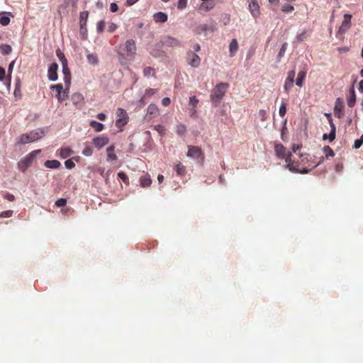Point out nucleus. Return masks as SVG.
<instances>
[{"label":"nucleus","mask_w":363,"mask_h":363,"mask_svg":"<svg viewBox=\"0 0 363 363\" xmlns=\"http://www.w3.org/2000/svg\"><path fill=\"white\" fill-rule=\"evenodd\" d=\"M117 52L120 56L121 62L123 60H133L136 53L135 41L132 39L126 40L123 46L118 47Z\"/></svg>","instance_id":"obj_1"},{"label":"nucleus","mask_w":363,"mask_h":363,"mask_svg":"<svg viewBox=\"0 0 363 363\" xmlns=\"http://www.w3.org/2000/svg\"><path fill=\"white\" fill-rule=\"evenodd\" d=\"M228 88V83L220 82L213 89L210 97L213 106L216 107L220 104L227 91Z\"/></svg>","instance_id":"obj_2"},{"label":"nucleus","mask_w":363,"mask_h":363,"mask_svg":"<svg viewBox=\"0 0 363 363\" xmlns=\"http://www.w3.org/2000/svg\"><path fill=\"white\" fill-rule=\"evenodd\" d=\"M44 135L45 133L43 130H32L28 133L22 134L18 143L21 144L32 143L42 138Z\"/></svg>","instance_id":"obj_3"},{"label":"nucleus","mask_w":363,"mask_h":363,"mask_svg":"<svg viewBox=\"0 0 363 363\" xmlns=\"http://www.w3.org/2000/svg\"><path fill=\"white\" fill-rule=\"evenodd\" d=\"M40 152V150H34L22 158L18 163V169L24 172L31 165L33 160Z\"/></svg>","instance_id":"obj_4"},{"label":"nucleus","mask_w":363,"mask_h":363,"mask_svg":"<svg viewBox=\"0 0 363 363\" xmlns=\"http://www.w3.org/2000/svg\"><path fill=\"white\" fill-rule=\"evenodd\" d=\"M50 89L56 90V97L60 102H62L68 98V91L67 89L63 90V86L62 84L51 85Z\"/></svg>","instance_id":"obj_5"},{"label":"nucleus","mask_w":363,"mask_h":363,"mask_svg":"<svg viewBox=\"0 0 363 363\" xmlns=\"http://www.w3.org/2000/svg\"><path fill=\"white\" fill-rule=\"evenodd\" d=\"M188 148L189 150L187 152V157L194 160H200L201 162H203V155L200 147L197 146L189 145Z\"/></svg>","instance_id":"obj_6"},{"label":"nucleus","mask_w":363,"mask_h":363,"mask_svg":"<svg viewBox=\"0 0 363 363\" xmlns=\"http://www.w3.org/2000/svg\"><path fill=\"white\" fill-rule=\"evenodd\" d=\"M188 64L192 67H198L201 64V58L193 51H188L186 54Z\"/></svg>","instance_id":"obj_7"},{"label":"nucleus","mask_w":363,"mask_h":363,"mask_svg":"<svg viewBox=\"0 0 363 363\" xmlns=\"http://www.w3.org/2000/svg\"><path fill=\"white\" fill-rule=\"evenodd\" d=\"M216 30V23L211 21L209 24H201L197 26L196 31V33L201 34L202 33H206L207 31L213 32Z\"/></svg>","instance_id":"obj_8"},{"label":"nucleus","mask_w":363,"mask_h":363,"mask_svg":"<svg viewBox=\"0 0 363 363\" xmlns=\"http://www.w3.org/2000/svg\"><path fill=\"white\" fill-rule=\"evenodd\" d=\"M58 65L56 62L52 63L48 68V77L50 81L55 82L57 79Z\"/></svg>","instance_id":"obj_9"},{"label":"nucleus","mask_w":363,"mask_h":363,"mask_svg":"<svg viewBox=\"0 0 363 363\" xmlns=\"http://www.w3.org/2000/svg\"><path fill=\"white\" fill-rule=\"evenodd\" d=\"M161 42L164 45L168 47H177L181 45L180 42L177 39L169 35L163 37Z\"/></svg>","instance_id":"obj_10"},{"label":"nucleus","mask_w":363,"mask_h":363,"mask_svg":"<svg viewBox=\"0 0 363 363\" xmlns=\"http://www.w3.org/2000/svg\"><path fill=\"white\" fill-rule=\"evenodd\" d=\"M109 143V139L105 136H99L93 139V143L94 146L101 149Z\"/></svg>","instance_id":"obj_11"},{"label":"nucleus","mask_w":363,"mask_h":363,"mask_svg":"<svg viewBox=\"0 0 363 363\" xmlns=\"http://www.w3.org/2000/svg\"><path fill=\"white\" fill-rule=\"evenodd\" d=\"M352 15L349 13H346L343 16V19L342 21V33L349 30L352 26Z\"/></svg>","instance_id":"obj_12"},{"label":"nucleus","mask_w":363,"mask_h":363,"mask_svg":"<svg viewBox=\"0 0 363 363\" xmlns=\"http://www.w3.org/2000/svg\"><path fill=\"white\" fill-rule=\"evenodd\" d=\"M62 72L65 76V77H64L65 83L66 84L67 86H69L70 82H71V73H70L69 69L68 67L67 62L64 64H62Z\"/></svg>","instance_id":"obj_13"},{"label":"nucleus","mask_w":363,"mask_h":363,"mask_svg":"<svg viewBox=\"0 0 363 363\" xmlns=\"http://www.w3.org/2000/svg\"><path fill=\"white\" fill-rule=\"evenodd\" d=\"M325 115L327 117V118L329 121L330 125L331 127L330 132L328 135V139L331 142L335 138V126L334 123H333L331 114L325 113Z\"/></svg>","instance_id":"obj_14"},{"label":"nucleus","mask_w":363,"mask_h":363,"mask_svg":"<svg viewBox=\"0 0 363 363\" xmlns=\"http://www.w3.org/2000/svg\"><path fill=\"white\" fill-rule=\"evenodd\" d=\"M71 100L75 106H82L84 104V96L79 92L73 94L72 95Z\"/></svg>","instance_id":"obj_15"},{"label":"nucleus","mask_w":363,"mask_h":363,"mask_svg":"<svg viewBox=\"0 0 363 363\" xmlns=\"http://www.w3.org/2000/svg\"><path fill=\"white\" fill-rule=\"evenodd\" d=\"M249 9L252 15L257 17L259 14V6L256 0H252L249 4Z\"/></svg>","instance_id":"obj_16"},{"label":"nucleus","mask_w":363,"mask_h":363,"mask_svg":"<svg viewBox=\"0 0 363 363\" xmlns=\"http://www.w3.org/2000/svg\"><path fill=\"white\" fill-rule=\"evenodd\" d=\"M153 18L157 23H165L167 21V14L164 12L159 11L153 15Z\"/></svg>","instance_id":"obj_17"},{"label":"nucleus","mask_w":363,"mask_h":363,"mask_svg":"<svg viewBox=\"0 0 363 363\" xmlns=\"http://www.w3.org/2000/svg\"><path fill=\"white\" fill-rule=\"evenodd\" d=\"M274 151L277 155L280 158H284L286 156V148L282 144L275 145Z\"/></svg>","instance_id":"obj_18"},{"label":"nucleus","mask_w":363,"mask_h":363,"mask_svg":"<svg viewBox=\"0 0 363 363\" xmlns=\"http://www.w3.org/2000/svg\"><path fill=\"white\" fill-rule=\"evenodd\" d=\"M356 101V94L354 86H352L350 89V96L347 99V105L350 107H353Z\"/></svg>","instance_id":"obj_19"},{"label":"nucleus","mask_w":363,"mask_h":363,"mask_svg":"<svg viewBox=\"0 0 363 363\" xmlns=\"http://www.w3.org/2000/svg\"><path fill=\"white\" fill-rule=\"evenodd\" d=\"M45 167L50 169H57L60 167L61 163L56 160H47L44 163Z\"/></svg>","instance_id":"obj_20"},{"label":"nucleus","mask_w":363,"mask_h":363,"mask_svg":"<svg viewBox=\"0 0 363 363\" xmlns=\"http://www.w3.org/2000/svg\"><path fill=\"white\" fill-rule=\"evenodd\" d=\"M158 113H159V109L155 104H151L148 106L147 110V115L155 117L158 115Z\"/></svg>","instance_id":"obj_21"},{"label":"nucleus","mask_w":363,"mask_h":363,"mask_svg":"<svg viewBox=\"0 0 363 363\" xmlns=\"http://www.w3.org/2000/svg\"><path fill=\"white\" fill-rule=\"evenodd\" d=\"M74 153L73 150L69 147H62L60 152V157L65 159L69 157L71 155Z\"/></svg>","instance_id":"obj_22"},{"label":"nucleus","mask_w":363,"mask_h":363,"mask_svg":"<svg viewBox=\"0 0 363 363\" xmlns=\"http://www.w3.org/2000/svg\"><path fill=\"white\" fill-rule=\"evenodd\" d=\"M306 72L305 71H300L298 73V76L296 80V84L301 87L303 86V79L306 77Z\"/></svg>","instance_id":"obj_23"},{"label":"nucleus","mask_w":363,"mask_h":363,"mask_svg":"<svg viewBox=\"0 0 363 363\" xmlns=\"http://www.w3.org/2000/svg\"><path fill=\"white\" fill-rule=\"evenodd\" d=\"M90 126L95 130L96 132H101L104 130V125L100 122L96 121H91L90 122Z\"/></svg>","instance_id":"obj_24"},{"label":"nucleus","mask_w":363,"mask_h":363,"mask_svg":"<svg viewBox=\"0 0 363 363\" xmlns=\"http://www.w3.org/2000/svg\"><path fill=\"white\" fill-rule=\"evenodd\" d=\"M113 152L114 146L111 145L107 148V157L108 160L116 161L117 160V156Z\"/></svg>","instance_id":"obj_25"},{"label":"nucleus","mask_w":363,"mask_h":363,"mask_svg":"<svg viewBox=\"0 0 363 363\" xmlns=\"http://www.w3.org/2000/svg\"><path fill=\"white\" fill-rule=\"evenodd\" d=\"M13 95L17 99L21 98V81L18 79L15 84V89L13 92Z\"/></svg>","instance_id":"obj_26"},{"label":"nucleus","mask_w":363,"mask_h":363,"mask_svg":"<svg viewBox=\"0 0 363 363\" xmlns=\"http://www.w3.org/2000/svg\"><path fill=\"white\" fill-rule=\"evenodd\" d=\"M238 46L237 40L235 39H233L230 41V45H229V50H230L231 56H233L235 55V53L238 50Z\"/></svg>","instance_id":"obj_27"},{"label":"nucleus","mask_w":363,"mask_h":363,"mask_svg":"<svg viewBox=\"0 0 363 363\" xmlns=\"http://www.w3.org/2000/svg\"><path fill=\"white\" fill-rule=\"evenodd\" d=\"M86 57L88 62L91 65H96L99 62L98 57L94 53L88 54Z\"/></svg>","instance_id":"obj_28"},{"label":"nucleus","mask_w":363,"mask_h":363,"mask_svg":"<svg viewBox=\"0 0 363 363\" xmlns=\"http://www.w3.org/2000/svg\"><path fill=\"white\" fill-rule=\"evenodd\" d=\"M213 6H214V4L212 1H211L202 3L199 6V9L202 10V11H208L212 9L213 8Z\"/></svg>","instance_id":"obj_29"},{"label":"nucleus","mask_w":363,"mask_h":363,"mask_svg":"<svg viewBox=\"0 0 363 363\" xmlns=\"http://www.w3.org/2000/svg\"><path fill=\"white\" fill-rule=\"evenodd\" d=\"M140 185L143 187H146L151 184L152 179H150V177L149 176H144V177H140Z\"/></svg>","instance_id":"obj_30"},{"label":"nucleus","mask_w":363,"mask_h":363,"mask_svg":"<svg viewBox=\"0 0 363 363\" xmlns=\"http://www.w3.org/2000/svg\"><path fill=\"white\" fill-rule=\"evenodd\" d=\"M88 15H89V13L86 11H83L80 13V22L79 23H80V26H81L82 30L83 29V26H86Z\"/></svg>","instance_id":"obj_31"},{"label":"nucleus","mask_w":363,"mask_h":363,"mask_svg":"<svg viewBox=\"0 0 363 363\" xmlns=\"http://www.w3.org/2000/svg\"><path fill=\"white\" fill-rule=\"evenodd\" d=\"M0 50L3 55H6L11 52L12 48L9 45L4 44L0 46Z\"/></svg>","instance_id":"obj_32"},{"label":"nucleus","mask_w":363,"mask_h":363,"mask_svg":"<svg viewBox=\"0 0 363 363\" xmlns=\"http://www.w3.org/2000/svg\"><path fill=\"white\" fill-rule=\"evenodd\" d=\"M335 116L337 118H340V98L336 99L335 106L334 108Z\"/></svg>","instance_id":"obj_33"},{"label":"nucleus","mask_w":363,"mask_h":363,"mask_svg":"<svg viewBox=\"0 0 363 363\" xmlns=\"http://www.w3.org/2000/svg\"><path fill=\"white\" fill-rule=\"evenodd\" d=\"M143 74L145 77L153 76L155 77V69L153 67H147L143 69Z\"/></svg>","instance_id":"obj_34"},{"label":"nucleus","mask_w":363,"mask_h":363,"mask_svg":"<svg viewBox=\"0 0 363 363\" xmlns=\"http://www.w3.org/2000/svg\"><path fill=\"white\" fill-rule=\"evenodd\" d=\"M323 151L327 158L335 155L333 150L328 145L324 146Z\"/></svg>","instance_id":"obj_35"},{"label":"nucleus","mask_w":363,"mask_h":363,"mask_svg":"<svg viewBox=\"0 0 363 363\" xmlns=\"http://www.w3.org/2000/svg\"><path fill=\"white\" fill-rule=\"evenodd\" d=\"M56 55L62 64H64L67 62L64 53L61 51L60 49H57L56 50Z\"/></svg>","instance_id":"obj_36"},{"label":"nucleus","mask_w":363,"mask_h":363,"mask_svg":"<svg viewBox=\"0 0 363 363\" xmlns=\"http://www.w3.org/2000/svg\"><path fill=\"white\" fill-rule=\"evenodd\" d=\"M286 48H287V43H284L281 48H280V50L279 52V54H278V60L279 61L280 59L284 55V53L286 52Z\"/></svg>","instance_id":"obj_37"},{"label":"nucleus","mask_w":363,"mask_h":363,"mask_svg":"<svg viewBox=\"0 0 363 363\" xmlns=\"http://www.w3.org/2000/svg\"><path fill=\"white\" fill-rule=\"evenodd\" d=\"M10 23V18L6 16H1L0 17V24L3 26H8Z\"/></svg>","instance_id":"obj_38"},{"label":"nucleus","mask_w":363,"mask_h":363,"mask_svg":"<svg viewBox=\"0 0 363 363\" xmlns=\"http://www.w3.org/2000/svg\"><path fill=\"white\" fill-rule=\"evenodd\" d=\"M363 144V135L360 137V138L354 140L353 147L354 149H359L362 145Z\"/></svg>","instance_id":"obj_39"},{"label":"nucleus","mask_w":363,"mask_h":363,"mask_svg":"<svg viewBox=\"0 0 363 363\" xmlns=\"http://www.w3.org/2000/svg\"><path fill=\"white\" fill-rule=\"evenodd\" d=\"M93 153V148L91 146H86L82 151L84 156L89 157Z\"/></svg>","instance_id":"obj_40"},{"label":"nucleus","mask_w":363,"mask_h":363,"mask_svg":"<svg viewBox=\"0 0 363 363\" xmlns=\"http://www.w3.org/2000/svg\"><path fill=\"white\" fill-rule=\"evenodd\" d=\"M175 171L179 175H182L185 173V167L179 164L176 166Z\"/></svg>","instance_id":"obj_41"},{"label":"nucleus","mask_w":363,"mask_h":363,"mask_svg":"<svg viewBox=\"0 0 363 363\" xmlns=\"http://www.w3.org/2000/svg\"><path fill=\"white\" fill-rule=\"evenodd\" d=\"M294 81H290V80H287L286 79L285 81V84H284V90L286 91V92H289V90L293 87L294 86Z\"/></svg>","instance_id":"obj_42"},{"label":"nucleus","mask_w":363,"mask_h":363,"mask_svg":"<svg viewBox=\"0 0 363 363\" xmlns=\"http://www.w3.org/2000/svg\"><path fill=\"white\" fill-rule=\"evenodd\" d=\"M116 113L119 118H123V119L128 118L125 111L121 108H118Z\"/></svg>","instance_id":"obj_43"},{"label":"nucleus","mask_w":363,"mask_h":363,"mask_svg":"<svg viewBox=\"0 0 363 363\" xmlns=\"http://www.w3.org/2000/svg\"><path fill=\"white\" fill-rule=\"evenodd\" d=\"M199 103V99L195 96H191L189 98V104L192 106L193 108H196Z\"/></svg>","instance_id":"obj_44"},{"label":"nucleus","mask_w":363,"mask_h":363,"mask_svg":"<svg viewBox=\"0 0 363 363\" xmlns=\"http://www.w3.org/2000/svg\"><path fill=\"white\" fill-rule=\"evenodd\" d=\"M67 204V200L63 198H60L55 201V205L57 207H63Z\"/></svg>","instance_id":"obj_45"},{"label":"nucleus","mask_w":363,"mask_h":363,"mask_svg":"<svg viewBox=\"0 0 363 363\" xmlns=\"http://www.w3.org/2000/svg\"><path fill=\"white\" fill-rule=\"evenodd\" d=\"M127 123V119H123V118H119L116 121V125L117 127H121Z\"/></svg>","instance_id":"obj_46"},{"label":"nucleus","mask_w":363,"mask_h":363,"mask_svg":"<svg viewBox=\"0 0 363 363\" xmlns=\"http://www.w3.org/2000/svg\"><path fill=\"white\" fill-rule=\"evenodd\" d=\"M186 127L182 124H179L177 127V133L179 135H183L186 132Z\"/></svg>","instance_id":"obj_47"},{"label":"nucleus","mask_w":363,"mask_h":363,"mask_svg":"<svg viewBox=\"0 0 363 363\" xmlns=\"http://www.w3.org/2000/svg\"><path fill=\"white\" fill-rule=\"evenodd\" d=\"M187 6V0H179L177 8L180 10L184 9Z\"/></svg>","instance_id":"obj_48"},{"label":"nucleus","mask_w":363,"mask_h":363,"mask_svg":"<svg viewBox=\"0 0 363 363\" xmlns=\"http://www.w3.org/2000/svg\"><path fill=\"white\" fill-rule=\"evenodd\" d=\"M104 27H105V22L104 21L101 20L100 21H99L98 24H97V31L99 33H102L104 30Z\"/></svg>","instance_id":"obj_49"},{"label":"nucleus","mask_w":363,"mask_h":363,"mask_svg":"<svg viewBox=\"0 0 363 363\" xmlns=\"http://www.w3.org/2000/svg\"><path fill=\"white\" fill-rule=\"evenodd\" d=\"M66 168L71 169L75 167L74 162L72 160H67L65 162Z\"/></svg>","instance_id":"obj_50"},{"label":"nucleus","mask_w":363,"mask_h":363,"mask_svg":"<svg viewBox=\"0 0 363 363\" xmlns=\"http://www.w3.org/2000/svg\"><path fill=\"white\" fill-rule=\"evenodd\" d=\"M118 176L124 183H128V177L124 172H118Z\"/></svg>","instance_id":"obj_51"},{"label":"nucleus","mask_w":363,"mask_h":363,"mask_svg":"<svg viewBox=\"0 0 363 363\" xmlns=\"http://www.w3.org/2000/svg\"><path fill=\"white\" fill-rule=\"evenodd\" d=\"M286 113V108L285 104H282L281 106L279 107V113L280 116L283 117L285 116Z\"/></svg>","instance_id":"obj_52"},{"label":"nucleus","mask_w":363,"mask_h":363,"mask_svg":"<svg viewBox=\"0 0 363 363\" xmlns=\"http://www.w3.org/2000/svg\"><path fill=\"white\" fill-rule=\"evenodd\" d=\"M294 10V7L293 6L289 5V4L284 5L282 7V11L283 12L289 13V12L293 11Z\"/></svg>","instance_id":"obj_53"},{"label":"nucleus","mask_w":363,"mask_h":363,"mask_svg":"<svg viewBox=\"0 0 363 363\" xmlns=\"http://www.w3.org/2000/svg\"><path fill=\"white\" fill-rule=\"evenodd\" d=\"M259 116L260 117V119L262 121H264L267 118V111L264 110H259Z\"/></svg>","instance_id":"obj_54"},{"label":"nucleus","mask_w":363,"mask_h":363,"mask_svg":"<svg viewBox=\"0 0 363 363\" xmlns=\"http://www.w3.org/2000/svg\"><path fill=\"white\" fill-rule=\"evenodd\" d=\"M296 72L295 70H291L287 74V80L294 81V77H295Z\"/></svg>","instance_id":"obj_55"},{"label":"nucleus","mask_w":363,"mask_h":363,"mask_svg":"<svg viewBox=\"0 0 363 363\" xmlns=\"http://www.w3.org/2000/svg\"><path fill=\"white\" fill-rule=\"evenodd\" d=\"M286 167L289 169V170L291 172H294V173H298L299 172V169H298L295 165H294V164H289V165H286Z\"/></svg>","instance_id":"obj_56"},{"label":"nucleus","mask_w":363,"mask_h":363,"mask_svg":"<svg viewBox=\"0 0 363 363\" xmlns=\"http://www.w3.org/2000/svg\"><path fill=\"white\" fill-rule=\"evenodd\" d=\"M13 211L11 210L3 211L0 213L1 218H9L11 216Z\"/></svg>","instance_id":"obj_57"},{"label":"nucleus","mask_w":363,"mask_h":363,"mask_svg":"<svg viewBox=\"0 0 363 363\" xmlns=\"http://www.w3.org/2000/svg\"><path fill=\"white\" fill-rule=\"evenodd\" d=\"M291 152H289L288 155L284 157L286 165H289V164H294V162L291 160Z\"/></svg>","instance_id":"obj_58"},{"label":"nucleus","mask_w":363,"mask_h":363,"mask_svg":"<svg viewBox=\"0 0 363 363\" xmlns=\"http://www.w3.org/2000/svg\"><path fill=\"white\" fill-rule=\"evenodd\" d=\"M110 10L111 12H116L118 10V5L114 2L111 3L110 5Z\"/></svg>","instance_id":"obj_59"},{"label":"nucleus","mask_w":363,"mask_h":363,"mask_svg":"<svg viewBox=\"0 0 363 363\" xmlns=\"http://www.w3.org/2000/svg\"><path fill=\"white\" fill-rule=\"evenodd\" d=\"M171 101H170V99L169 97H164L162 99V104L164 106H167L169 105Z\"/></svg>","instance_id":"obj_60"},{"label":"nucleus","mask_w":363,"mask_h":363,"mask_svg":"<svg viewBox=\"0 0 363 363\" xmlns=\"http://www.w3.org/2000/svg\"><path fill=\"white\" fill-rule=\"evenodd\" d=\"M5 74H6V71H5L4 68L0 67V81L1 82L4 81V79L5 78Z\"/></svg>","instance_id":"obj_61"},{"label":"nucleus","mask_w":363,"mask_h":363,"mask_svg":"<svg viewBox=\"0 0 363 363\" xmlns=\"http://www.w3.org/2000/svg\"><path fill=\"white\" fill-rule=\"evenodd\" d=\"M4 198L6 199L9 201H14V199H15L14 196L9 193H6L4 196Z\"/></svg>","instance_id":"obj_62"},{"label":"nucleus","mask_w":363,"mask_h":363,"mask_svg":"<svg viewBox=\"0 0 363 363\" xmlns=\"http://www.w3.org/2000/svg\"><path fill=\"white\" fill-rule=\"evenodd\" d=\"M14 63H15V62L13 61L9 65V67H8L9 77H11V74L13 69Z\"/></svg>","instance_id":"obj_63"},{"label":"nucleus","mask_w":363,"mask_h":363,"mask_svg":"<svg viewBox=\"0 0 363 363\" xmlns=\"http://www.w3.org/2000/svg\"><path fill=\"white\" fill-rule=\"evenodd\" d=\"M116 28H117V25L116 23H112L108 26V31L110 33H113V31L116 30Z\"/></svg>","instance_id":"obj_64"}]
</instances>
